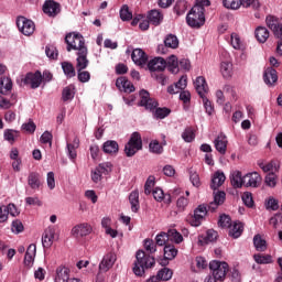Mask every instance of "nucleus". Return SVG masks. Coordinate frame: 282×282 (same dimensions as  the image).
I'll return each mask as SVG.
<instances>
[{"label": "nucleus", "mask_w": 282, "mask_h": 282, "mask_svg": "<svg viewBox=\"0 0 282 282\" xmlns=\"http://www.w3.org/2000/svg\"><path fill=\"white\" fill-rule=\"evenodd\" d=\"M120 19L121 21H131L133 19V13L129 11V6L124 4L120 10Z\"/></svg>", "instance_id": "52"}, {"label": "nucleus", "mask_w": 282, "mask_h": 282, "mask_svg": "<svg viewBox=\"0 0 282 282\" xmlns=\"http://www.w3.org/2000/svg\"><path fill=\"white\" fill-rule=\"evenodd\" d=\"M230 221H231V218L229 215H226V214H223L220 215L219 217V220H218V226L220 228H230Z\"/></svg>", "instance_id": "61"}, {"label": "nucleus", "mask_w": 282, "mask_h": 282, "mask_svg": "<svg viewBox=\"0 0 282 282\" xmlns=\"http://www.w3.org/2000/svg\"><path fill=\"white\" fill-rule=\"evenodd\" d=\"M166 65L172 74H177V72H180V62L177 61V56L171 55L167 58Z\"/></svg>", "instance_id": "38"}, {"label": "nucleus", "mask_w": 282, "mask_h": 282, "mask_svg": "<svg viewBox=\"0 0 282 282\" xmlns=\"http://www.w3.org/2000/svg\"><path fill=\"white\" fill-rule=\"evenodd\" d=\"M144 248H145L147 252H150V254L158 252V245L155 243V241H153V239H145Z\"/></svg>", "instance_id": "56"}, {"label": "nucleus", "mask_w": 282, "mask_h": 282, "mask_svg": "<svg viewBox=\"0 0 282 282\" xmlns=\"http://www.w3.org/2000/svg\"><path fill=\"white\" fill-rule=\"evenodd\" d=\"M219 235L214 229H209L206 232V236H202L199 238V243L204 246L205 243H213V241H217Z\"/></svg>", "instance_id": "32"}, {"label": "nucleus", "mask_w": 282, "mask_h": 282, "mask_svg": "<svg viewBox=\"0 0 282 282\" xmlns=\"http://www.w3.org/2000/svg\"><path fill=\"white\" fill-rule=\"evenodd\" d=\"M93 230L94 229L91 228V225H89L87 223H82V224L74 226L70 230V234L76 239H78L80 237H87L88 235H91Z\"/></svg>", "instance_id": "15"}, {"label": "nucleus", "mask_w": 282, "mask_h": 282, "mask_svg": "<svg viewBox=\"0 0 282 282\" xmlns=\"http://www.w3.org/2000/svg\"><path fill=\"white\" fill-rule=\"evenodd\" d=\"M182 195H184L182 188L175 187L174 189L170 191V193L165 194V204H171L173 199H176V197H182Z\"/></svg>", "instance_id": "41"}, {"label": "nucleus", "mask_w": 282, "mask_h": 282, "mask_svg": "<svg viewBox=\"0 0 282 282\" xmlns=\"http://www.w3.org/2000/svg\"><path fill=\"white\" fill-rule=\"evenodd\" d=\"M241 199L248 208H252L254 206V199L252 198V193L250 192H245L241 196Z\"/></svg>", "instance_id": "54"}, {"label": "nucleus", "mask_w": 282, "mask_h": 282, "mask_svg": "<svg viewBox=\"0 0 282 282\" xmlns=\"http://www.w3.org/2000/svg\"><path fill=\"white\" fill-rule=\"evenodd\" d=\"M182 138L185 142H193L195 140V132L191 128H186L182 133Z\"/></svg>", "instance_id": "62"}, {"label": "nucleus", "mask_w": 282, "mask_h": 282, "mask_svg": "<svg viewBox=\"0 0 282 282\" xmlns=\"http://www.w3.org/2000/svg\"><path fill=\"white\" fill-rule=\"evenodd\" d=\"M159 279L161 281H171V279H173V270L169 269V268H163L161 269L159 272Z\"/></svg>", "instance_id": "48"}, {"label": "nucleus", "mask_w": 282, "mask_h": 282, "mask_svg": "<svg viewBox=\"0 0 282 282\" xmlns=\"http://www.w3.org/2000/svg\"><path fill=\"white\" fill-rule=\"evenodd\" d=\"M34 257H36V245L31 243L24 256V265L25 268H32L34 265Z\"/></svg>", "instance_id": "24"}, {"label": "nucleus", "mask_w": 282, "mask_h": 282, "mask_svg": "<svg viewBox=\"0 0 282 282\" xmlns=\"http://www.w3.org/2000/svg\"><path fill=\"white\" fill-rule=\"evenodd\" d=\"M138 151H142V135L139 132H133L124 147V153L127 158H133Z\"/></svg>", "instance_id": "5"}, {"label": "nucleus", "mask_w": 282, "mask_h": 282, "mask_svg": "<svg viewBox=\"0 0 282 282\" xmlns=\"http://www.w3.org/2000/svg\"><path fill=\"white\" fill-rule=\"evenodd\" d=\"M263 80L265 85H274L279 80V75H276V69L269 67L263 73Z\"/></svg>", "instance_id": "27"}, {"label": "nucleus", "mask_w": 282, "mask_h": 282, "mask_svg": "<svg viewBox=\"0 0 282 282\" xmlns=\"http://www.w3.org/2000/svg\"><path fill=\"white\" fill-rule=\"evenodd\" d=\"M215 149L220 153V155H226V151L228 150V138L220 133L214 141Z\"/></svg>", "instance_id": "20"}, {"label": "nucleus", "mask_w": 282, "mask_h": 282, "mask_svg": "<svg viewBox=\"0 0 282 282\" xmlns=\"http://www.w3.org/2000/svg\"><path fill=\"white\" fill-rule=\"evenodd\" d=\"M164 256L166 259H175L177 257V249L173 245L164 246Z\"/></svg>", "instance_id": "45"}, {"label": "nucleus", "mask_w": 282, "mask_h": 282, "mask_svg": "<svg viewBox=\"0 0 282 282\" xmlns=\"http://www.w3.org/2000/svg\"><path fill=\"white\" fill-rule=\"evenodd\" d=\"M165 47H171L172 50H177L180 47V40L176 35L169 34L164 40Z\"/></svg>", "instance_id": "40"}, {"label": "nucleus", "mask_w": 282, "mask_h": 282, "mask_svg": "<svg viewBox=\"0 0 282 282\" xmlns=\"http://www.w3.org/2000/svg\"><path fill=\"white\" fill-rule=\"evenodd\" d=\"M200 98L203 100V105L206 113H208V116H213V111H215V108L213 107V102L208 100V97H206V95H203Z\"/></svg>", "instance_id": "57"}, {"label": "nucleus", "mask_w": 282, "mask_h": 282, "mask_svg": "<svg viewBox=\"0 0 282 282\" xmlns=\"http://www.w3.org/2000/svg\"><path fill=\"white\" fill-rule=\"evenodd\" d=\"M135 259L134 267L132 268L135 276H142V274H144V270H149V268H153V265H155V258L147 254L142 250L137 251Z\"/></svg>", "instance_id": "2"}, {"label": "nucleus", "mask_w": 282, "mask_h": 282, "mask_svg": "<svg viewBox=\"0 0 282 282\" xmlns=\"http://www.w3.org/2000/svg\"><path fill=\"white\" fill-rule=\"evenodd\" d=\"M43 83V74L41 70H36L35 73H26L21 77L20 87H30L31 89H39L41 84Z\"/></svg>", "instance_id": "4"}, {"label": "nucleus", "mask_w": 282, "mask_h": 282, "mask_svg": "<svg viewBox=\"0 0 282 282\" xmlns=\"http://www.w3.org/2000/svg\"><path fill=\"white\" fill-rule=\"evenodd\" d=\"M223 4L228 10H239L241 8L240 0H223Z\"/></svg>", "instance_id": "55"}, {"label": "nucleus", "mask_w": 282, "mask_h": 282, "mask_svg": "<svg viewBox=\"0 0 282 282\" xmlns=\"http://www.w3.org/2000/svg\"><path fill=\"white\" fill-rule=\"evenodd\" d=\"M77 78L79 83H89L91 80V74L85 69L77 70Z\"/></svg>", "instance_id": "53"}, {"label": "nucleus", "mask_w": 282, "mask_h": 282, "mask_svg": "<svg viewBox=\"0 0 282 282\" xmlns=\"http://www.w3.org/2000/svg\"><path fill=\"white\" fill-rule=\"evenodd\" d=\"M167 237L171 241H174V243H182V241H184V236H182L177 229H169Z\"/></svg>", "instance_id": "42"}, {"label": "nucleus", "mask_w": 282, "mask_h": 282, "mask_svg": "<svg viewBox=\"0 0 282 282\" xmlns=\"http://www.w3.org/2000/svg\"><path fill=\"white\" fill-rule=\"evenodd\" d=\"M214 202H216V204H219L221 206V204H224V202H226V192L224 191H214Z\"/></svg>", "instance_id": "64"}, {"label": "nucleus", "mask_w": 282, "mask_h": 282, "mask_svg": "<svg viewBox=\"0 0 282 282\" xmlns=\"http://www.w3.org/2000/svg\"><path fill=\"white\" fill-rule=\"evenodd\" d=\"M253 245L258 252H265V250H268V242L265 239L261 238V235L253 237Z\"/></svg>", "instance_id": "34"}, {"label": "nucleus", "mask_w": 282, "mask_h": 282, "mask_svg": "<svg viewBox=\"0 0 282 282\" xmlns=\"http://www.w3.org/2000/svg\"><path fill=\"white\" fill-rule=\"evenodd\" d=\"M253 259L256 261V263H259V264H268V263H272V256L270 254H254L253 256Z\"/></svg>", "instance_id": "50"}, {"label": "nucleus", "mask_w": 282, "mask_h": 282, "mask_svg": "<svg viewBox=\"0 0 282 282\" xmlns=\"http://www.w3.org/2000/svg\"><path fill=\"white\" fill-rule=\"evenodd\" d=\"M149 148L151 153H156V155H160L164 151V148L162 147V144H160V141L150 142Z\"/></svg>", "instance_id": "58"}, {"label": "nucleus", "mask_w": 282, "mask_h": 282, "mask_svg": "<svg viewBox=\"0 0 282 282\" xmlns=\"http://www.w3.org/2000/svg\"><path fill=\"white\" fill-rule=\"evenodd\" d=\"M139 107H144L147 111H154V118L158 120H164L171 113V109L158 108V100L151 98V94L148 93L145 89H141L139 93Z\"/></svg>", "instance_id": "1"}, {"label": "nucleus", "mask_w": 282, "mask_h": 282, "mask_svg": "<svg viewBox=\"0 0 282 282\" xmlns=\"http://www.w3.org/2000/svg\"><path fill=\"white\" fill-rule=\"evenodd\" d=\"M230 182L234 188H241V186H245L243 177L241 176L240 171H236L232 173Z\"/></svg>", "instance_id": "35"}, {"label": "nucleus", "mask_w": 282, "mask_h": 282, "mask_svg": "<svg viewBox=\"0 0 282 282\" xmlns=\"http://www.w3.org/2000/svg\"><path fill=\"white\" fill-rule=\"evenodd\" d=\"M243 234V224L236 223L234 224L232 228L229 229V237H232L234 239H239L241 235Z\"/></svg>", "instance_id": "39"}, {"label": "nucleus", "mask_w": 282, "mask_h": 282, "mask_svg": "<svg viewBox=\"0 0 282 282\" xmlns=\"http://www.w3.org/2000/svg\"><path fill=\"white\" fill-rule=\"evenodd\" d=\"M209 270L212 271V275H214L215 279H217L219 282H224L229 270L228 262L213 260L209 262Z\"/></svg>", "instance_id": "6"}, {"label": "nucleus", "mask_w": 282, "mask_h": 282, "mask_svg": "<svg viewBox=\"0 0 282 282\" xmlns=\"http://www.w3.org/2000/svg\"><path fill=\"white\" fill-rule=\"evenodd\" d=\"M113 165L110 162L99 164L94 171H91V180L95 184H98L102 180V175H109Z\"/></svg>", "instance_id": "10"}, {"label": "nucleus", "mask_w": 282, "mask_h": 282, "mask_svg": "<svg viewBox=\"0 0 282 282\" xmlns=\"http://www.w3.org/2000/svg\"><path fill=\"white\" fill-rule=\"evenodd\" d=\"M80 144V140L78 138H75L73 143H67V153L70 160H76L77 154H76V149H78Z\"/></svg>", "instance_id": "37"}, {"label": "nucleus", "mask_w": 282, "mask_h": 282, "mask_svg": "<svg viewBox=\"0 0 282 282\" xmlns=\"http://www.w3.org/2000/svg\"><path fill=\"white\" fill-rule=\"evenodd\" d=\"M4 140L10 142V144H14L17 138H19V131L12 129H6L3 133Z\"/></svg>", "instance_id": "43"}, {"label": "nucleus", "mask_w": 282, "mask_h": 282, "mask_svg": "<svg viewBox=\"0 0 282 282\" xmlns=\"http://www.w3.org/2000/svg\"><path fill=\"white\" fill-rule=\"evenodd\" d=\"M231 46L234 47V50H241L242 44H241V37H239V34L231 33Z\"/></svg>", "instance_id": "63"}, {"label": "nucleus", "mask_w": 282, "mask_h": 282, "mask_svg": "<svg viewBox=\"0 0 282 282\" xmlns=\"http://www.w3.org/2000/svg\"><path fill=\"white\" fill-rule=\"evenodd\" d=\"M104 153H107L108 155H116L118 151H120V145H118L117 141L108 140L102 145Z\"/></svg>", "instance_id": "28"}, {"label": "nucleus", "mask_w": 282, "mask_h": 282, "mask_svg": "<svg viewBox=\"0 0 282 282\" xmlns=\"http://www.w3.org/2000/svg\"><path fill=\"white\" fill-rule=\"evenodd\" d=\"M12 91V79L10 77H1L0 94L8 96Z\"/></svg>", "instance_id": "33"}, {"label": "nucleus", "mask_w": 282, "mask_h": 282, "mask_svg": "<svg viewBox=\"0 0 282 282\" xmlns=\"http://www.w3.org/2000/svg\"><path fill=\"white\" fill-rule=\"evenodd\" d=\"M74 94V86H66L62 91V99L64 102H67V100H73Z\"/></svg>", "instance_id": "46"}, {"label": "nucleus", "mask_w": 282, "mask_h": 282, "mask_svg": "<svg viewBox=\"0 0 282 282\" xmlns=\"http://www.w3.org/2000/svg\"><path fill=\"white\" fill-rule=\"evenodd\" d=\"M65 43L67 45V52H70L72 50L80 52L83 47H87V45H85V37H83L80 33H68L65 36Z\"/></svg>", "instance_id": "7"}, {"label": "nucleus", "mask_w": 282, "mask_h": 282, "mask_svg": "<svg viewBox=\"0 0 282 282\" xmlns=\"http://www.w3.org/2000/svg\"><path fill=\"white\" fill-rule=\"evenodd\" d=\"M116 87L120 91H124L126 94H132V91H135V86L127 77H119L116 80Z\"/></svg>", "instance_id": "19"}, {"label": "nucleus", "mask_w": 282, "mask_h": 282, "mask_svg": "<svg viewBox=\"0 0 282 282\" xmlns=\"http://www.w3.org/2000/svg\"><path fill=\"white\" fill-rule=\"evenodd\" d=\"M69 268L59 265L56 269L55 282H68L69 281Z\"/></svg>", "instance_id": "26"}, {"label": "nucleus", "mask_w": 282, "mask_h": 282, "mask_svg": "<svg viewBox=\"0 0 282 282\" xmlns=\"http://www.w3.org/2000/svg\"><path fill=\"white\" fill-rule=\"evenodd\" d=\"M265 23L279 41H282V24L279 22V18L274 15H268L265 19Z\"/></svg>", "instance_id": "11"}, {"label": "nucleus", "mask_w": 282, "mask_h": 282, "mask_svg": "<svg viewBox=\"0 0 282 282\" xmlns=\"http://www.w3.org/2000/svg\"><path fill=\"white\" fill-rule=\"evenodd\" d=\"M206 215H208V207H206V205L204 204L198 205V208L194 210V214L187 217V221L188 224L197 228L202 226V223L206 218Z\"/></svg>", "instance_id": "8"}, {"label": "nucleus", "mask_w": 282, "mask_h": 282, "mask_svg": "<svg viewBox=\"0 0 282 282\" xmlns=\"http://www.w3.org/2000/svg\"><path fill=\"white\" fill-rule=\"evenodd\" d=\"M26 180L28 186H30L32 191H41L43 187V176L39 172H30Z\"/></svg>", "instance_id": "14"}, {"label": "nucleus", "mask_w": 282, "mask_h": 282, "mask_svg": "<svg viewBox=\"0 0 282 282\" xmlns=\"http://www.w3.org/2000/svg\"><path fill=\"white\" fill-rule=\"evenodd\" d=\"M89 54V50L87 47H82L76 52V69L80 72V69H87L89 67V59L87 55Z\"/></svg>", "instance_id": "12"}, {"label": "nucleus", "mask_w": 282, "mask_h": 282, "mask_svg": "<svg viewBox=\"0 0 282 282\" xmlns=\"http://www.w3.org/2000/svg\"><path fill=\"white\" fill-rule=\"evenodd\" d=\"M220 72L224 78H230L232 76V64L230 62H223L220 64Z\"/></svg>", "instance_id": "44"}, {"label": "nucleus", "mask_w": 282, "mask_h": 282, "mask_svg": "<svg viewBox=\"0 0 282 282\" xmlns=\"http://www.w3.org/2000/svg\"><path fill=\"white\" fill-rule=\"evenodd\" d=\"M54 235L56 231L52 227H47L42 236V245L43 248H52V243H54Z\"/></svg>", "instance_id": "25"}, {"label": "nucleus", "mask_w": 282, "mask_h": 282, "mask_svg": "<svg viewBox=\"0 0 282 282\" xmlns=\"http://www.w3.org/2000/svg\"><path fill=\"white\" fill-rule=\"evenodd\" d=\"M17 26L19 29V32L24 34V36H32L36 28V25H34V22L32 20H29L28 18L22 15L17 18Z\"/></svg>", "instance_id": "9"}, {"label": "nucleus", "mask_w": 282, "mask_h": 282, "mask_svg": "<svg viewBox=\"0 0 282 282\" xmlns=\"http://www.w3.org/2000/svg\"><path fill=\"white\" fill-rule=\"evenodd\" d=\"M194 87L199 97L206 96L208 94V84L206 83V78L204 76H198L194 82Z\"/></svg>", "instance_id": "23"}, {"label": "nucleus", "mask_w": 282, "mask_h": 282, "mask_svg": "<svg viewBox=\"0 0 282 282\" xmlns=\"http://www.w3.org/2000/svg\"><path fill=\"white\" fill-rule=\"evenodd\" d=\"M131 58L135 65L142 67V65H147L149 61V56L142 48H134L131 54Z\"/></svg>", "instance_id": "18"}, {"label": "nucleus", "mask_w": 282, "mask_h": 282, "mask_svg": "<svg viewBox=\"0 0 282 282\" xmlns=\"http://www.w3.org/2000/svg\"><path fill=\"white\" fill-rule=\"evenodd\" d=\"M187 206H188V198L184 197V195L180 196L176 200V208L178 213H184Z\"/></svg>", "instance_id": "51"}, {"label": "nucleus", "mask_w": 282, "mask_h": 282, "mask_svg": "<svg viewBox=\"0 0 282 282\" xmlns=\"http://www.w3.org/2000/svg\"><path fill=\"white\" fill-rule=\"evenodd\" d=\"M148 68L151 72H164L166 69V62L163 57H154L148 63Z\"/></svg>", "instance_id": "21"}, {"label": "nucleus", "mask_w": 282, "mask_h": 282, "mask_svg": "<svg viewBox=\"0 0 282 282\" xmlns=\"http://www.w3.org/2000/svg\"><path fill=\"white\" fill-rule=\"evenodd\" d=\"M245 186L259 188L261 184V175L257 172L248 173L243 176Z\"/></svg>", "instance_id": "16"}, {"label": "nucleus", "mask_w": 282, "mask_h": 282, "mask_svg": "<svg viewBox=\"0 0 282 282\" xmlns=\"http://www.w3.org/2000/svg\"><path fill=\"white\" fill-rule=\"evenodd\" d=\"M204 12H206L204 7L194 6L186 17L187 25L189 28H202L206 23Z\"/></svg>", "instance_id": "3"}, {"label": "nucleus", "mask_w": 282, "mask_h": 282, "mask_svg": "<svg viewBox=\"0 0 282 282\" xmlns=\"http://www.w3.org/2000/svg\"><path fill=\"white\" fill-rule=\"evenodd\" d=\"M147 19L150 21L151 25H154L155 28H158V25H161L162 22L164 21V14H162L160 10L153 9L148 12Z\"/></svg>", "instance_id": "22"}, {"label": "nucleus", "mask_w": 282, "mask_h": 282, "mask_svg": "<svg viewBox=\"0 0 282 282\" xmlns=\"http://www.w3.org/2000/svg\"><path fill=\"white\" fill-rule=\"evenodd\" d=\"M224 182H226V175L224 174V172H216L212 178L210 188L213 191H217V188H219V186H221Z\"/></svg>", "instance_id": "30"}, {"label": "nucleus", "mask_w": 282, "mask_h": 282, "mask_svg": "<svg viewBox=\"0 0 282 282\" xmlns=\"http://www.w3.org/2000/svg\"><path fill=\"white\" fill-rule=\"evenodd\" d=\"M152 195L155 202H164V204H166V194H164V191L162 188L155 187L152 191Z\"/></svg>", "instance_id": "49"}, {"label": "nucleus", "mask_w": 282, "mask_h": 282, "mask_svg": "<svg viewBox=\"0 0 282 282\" xmlns=\"http://www.w3.org/2000/svg\"><path fill=\"white\" fill-rule=\"evenodd\" d=\"M242 8H252V10H259L261 2L259 0H239Z\"/></svg>", "instance_id": "47"}, {"label": "nucleus", "mask_w": 282, "mask_h": 282, "mask_svg": "<svg viewBox=\"0 0 282 282\" xmlns=\"http://www.w3.org/2000/svg\"><path fill=\"white\" fill-rule=\"evenodd\" d=\"M113 263H116V256L112 252L104 256L101 262L99 263V272H109L111 268H113Z\"/></svg>", "instance_id": "17"}, {"label": "nucleus", "mask_w": 282, "mask_h": 282, "mask_svg": "<svg viewBox=\"0 0 282 282\" xmlns=\"http://www.w3.org/2000/svg\"><path fill=\"white\" fill-rule=\"evenodd\" d=\"M129 202L131 204L132 213H138L140 210V193L138 191H133L129 195Z\"/></svg>", "instance_id": "31"}, {"label": "nucleus", "mask_w": 282, "mask_h": 282, "mask_svg": "<svg viewBox=\"0 0 282 282\" xmlns=\"http://www.w3.org/2000/svg\"><path fill=\"white\" fill-rule=\"evenodd\" d=\"M11 230L15 235H19V234L23 232V230H25V227H23V223L21 220L15 219L12 221Z\"/></svg>", "instance_id": "59"}, {"label": "nucleus", "mask_w": 282, "mask_h": 282, "mask_svg": "<svg viewBox=\"0 0 282 282\" xmlns=\"http://www.w3.org/2000/svg\"><path fill=\"white\" fill-rule=\"evenodd\" d=\"M42 10L47 17H58V14H61V3L54 0H46L42 7Z\"/></svg>", "instance_id": "13"}, {"label": "nucleus", "mask_w": 282, "mask_h": 282, "mask_svg": "<svg viewBox=\"0 0 282 282\" xmlns=\"http://www.w3.org/2000/svg\"><path fill=\"white\" fill-rule=\"evenodd\" d=\"M166 241H169V235L167 232L161 231L155 237V243L156 246H166Z\"/></svg>", "instance_id": "60"}, {"label": "nucleus", "mask_w": 282, "mask_h": 282, "mask_svg": "<svg viewBox=\"0 0 282 282\" xmlns=\"http://www.w3.org/2000/svg\"><path fill=\"white\" fill-rule=\"evenodd\" d=\"M258 43H265L270 39V31L265 26H258L254 31Z\"/></svg>", "instance_id": "29"}, {"label": "nucleus", "mask_w": 282, "mask_h": 282, "mask_svg": "<svg viewBox=\"0 0 282 282\" xmlns=\"http://www.w3.org/2000/svg\"><path fill=\"white\" fill-rule=\"evenodd\" d=\"M62 69L67 78H74L76 76V68L70 62H62Z\"/></svg>", "instance_id": "36"}]
</instances>
